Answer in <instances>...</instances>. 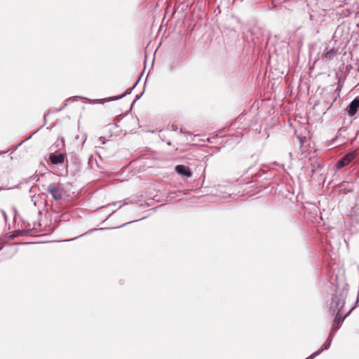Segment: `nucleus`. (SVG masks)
I'll use <instances>...</instances> for the list:
<instances>
[{"mask_svg": "<svg viewBox=\"0 0 359 359\" xmlns=\"http://www.w3.org/2000/svg\"><path fill=\"white\" fill-rule=\"evenodd\" d=\"M346 297V292L343 291L340 293H336L332 298L330 303V309L333 313H337L339 311L342 313V309L345 304V299Z\"/></svg>", "mask_w": 359, "mask_h": 359, "instance_id": "nucleus-1", "label": "nucleus"}, {"mask_svg": "<svg viewBox=\"0 0 359 359\" xmlns=\"http://www.w3.org/2000/svg\"><path fill=\"white\" fill-rule=\"evenodd\" d=\"M46 190L55 201H60L62 197V189L60 183H50Z\"/></svg>", "mask_w": 359, "mask_h": 359, "instance_id": "nucleus-2", "label": "nucleus"}, {"mask_svg": "<svg viewBox=\"0 0 359 359\" xmlns=\"http://www.w3.org/2000/svg\"><path fill=\"white\" fill-rule=\"evenodd\" d=\"M357 154L356 151L348 152L337 162L335 165L336 168L339 170L344 166L348 165L357 156Z\"/></svg>", "mask_w": 359, "mask_h": 359, "instance_id": "nucleus-3", "label": "nucleus"}, {"mask_svg": "<svg viewBox=\"0 0 359 359\" xmlns=\"http://www.w3.org/2000/svg\"><path fill=\"white\" fill-rule=\"evenodd\" d=\"M353 308L351 309L349 311L343 316L342 313H341L339 311L336 313V316L334 320V322L332 323V332H336L340 327V323L344 320V319L350 313V312L353 310Z\"/></svg>", "mask_w": 359, "mask_h": 359, "instance_id": "nucleus-4", "label": "nucleus"}, {"mask_svg": "<svg viewBox=\"0 0 359 359\" xmlns=\"http://www.w3.org/2000/svg\"><path fill=\"white\" fill-rule=\"evenodd\" d=\"M359 109V96L353 99L346 109L349 116H354Z\"/></svg>", "mask_w": 359, "mask_h": 359, "instance_id": "nucleus-5", "label": "nucleus"}, {"mask_svg": "<svg viewBox=\"0 0 359 359\" xmlns=\"http://www.w3.org/2000/svg\"><path fill=\"white\" fill-rule=\"evenodd\" d=\"M332 334H333V332H331L330 333V334H329V337H328L327 339L326 340V341L323 344V347L321 348H320L319 350H318L317 351H316L315 353H313V354H311L308 358V359H313L314 358H316V356L320 355L324 350L328 349V348L330 346L331 341L332 340Z\"/></svg>", "mask_w": 359, "mask_h": 359, "instance_id": "nucleus-6", "label": "nucleus"}, {"mask_svg": "<svg viewBox=\"0 0 359 359\" xmlns=\"http://www.w3.org/2000/svg\"><path fill=\"white\" fill-rule=\"evenodd\" d=\"M175 172L180 176L186 178L191 177L192 175V173L190 170V169L183 165H179L175 167Z\"/></svg>", "mask_w": 359, "mask_h": 359, "instance_id": "nucleus-7", "label": "nucleus"}, {"mask_svg": "<svg viewBox=\"0 0 359 359\" xmlns=\"http://www.w3.org/2000/svg\"><path fill=\"white\" fill-rule=\"evenodd\" d=\"M355 11L359 13V0H355L351 8L343 10L342 12L340 13V15L341 17H348Z\"/></svg>", "mask_w": 359, "mask_h": 359, "instance_id": "nucleus-8", "label": "nucleus"}, {"mask_svg": "<svg viewBox=\"0 0 359 359\" xmlns=\"http://www.w3.org/2000/svg\"><path fill=\"white\" fill-rule=\"evenodd\" d=\"M49 159L50 163L53 165L62 164L65 162V156L63 154H50L49 156Z\"/></svg>", "mask_w": 359, "mask_h": 359, "instance_id": "nucleus-9", "label": "nucleus"}, {"mask_svg": "<svg viewBox=\"0 0 359 359\" xmlns=\"http://www.w3.org/2000/svg\"><path fill=\"white\" fill-rule=\"evenodd\" d=\"M337 53V51L334 48H332L327 52H325L323 54V57L328 60H332L336 56Z\"/></svg>", "mask_w": 359, "mask_h": 359, "instance_id": "nucleus-10", "label": "nucleus"}, {"mask_svg": "<svg viewBox=\"0 0 359 359\" xmlns=\"http://www.w3.org/2000/svg\"><path fill=\"white\" fill-rule=\"evenodd\" d=\"M75 99L74 97H70L69 98L67 101H66V103L60 109H50L47 114H49L50 113H55V112H59L60 111H62L67 105V102H69V101H74Z\"/></svg>", "mask_w": 359, "mask_h": 359, "instance_id": "nucleus-11", "label": "nucleus"}, {"mask_svg": "<svg viewBox=\"0 0 359 359\" xmlns=\"http://www.w3.org/2000/svg\"><path fill=\"white\" fill-rule=\"evenodd\" d=\"M133 90V88H130L129 89H128V90L123 95H120V96H118L114 98V100H119V99H121L122 97H123L124 96H126L127 94H130L131 90Z\"/></svg>", "mask_w": 359, "mask_h": 359, "instance_id": "nucleus-12", "label": "nucleus"}, {"mask_svg": "<svg viewBox=\"0 0 359 359\" xmlns=\"http://www.w3.org/2000/svg\"><path fill=\"white\" fill-rule=\"evenodd\" d=\"M335 100H336V98H334V99L333 100V101L332 102V103H331V104H330V106L328 107V109H330V108L332 107V104H333V103L335 102Z\"/></svg>", "mask_w": 359, "mask_h": 359, "instance_id": "nucleus-13", "label": "nucleus"}, {"mask_svg": "<svg viewBox=\"0 0 359 359\" xmlns=\"http://www.w3.org/2000/svg\"><path fill=\"white\" fill-rule=\"evenodd\" d=\"M346 1H347V0H344V4H347Z\"/></svg>", "mask_w": 359, "mask_h": 359, "instance_id": "nucleus-14", "label": "nucleus"}, {"mask_svg": "<svg viewBox=\"0 0 359 359\" xmlns=\"http://www.w3.org/2000/svg\"><path fill=\"white\" fill-rule=\"evenodd\" d=\"M0 190H1V188L0 187Z\"/></svg>", "mask_w": 359, "mask_h": 359, "instance_id": "nucleus-15", "label": "nucleus"}]
</instances>
